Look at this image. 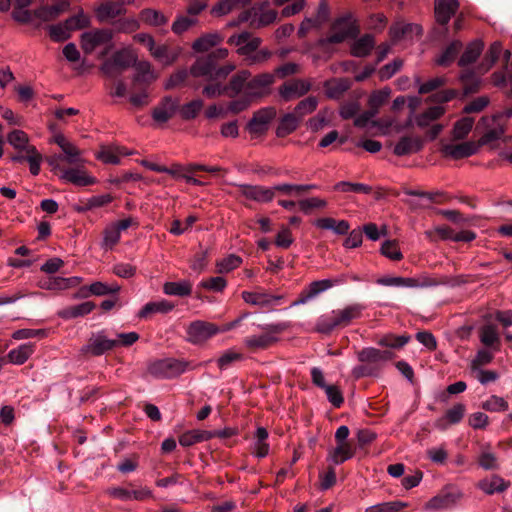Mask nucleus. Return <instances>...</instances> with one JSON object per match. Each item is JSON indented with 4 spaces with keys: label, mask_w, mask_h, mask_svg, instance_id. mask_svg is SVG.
<instances>
[{
    "label": "nucleus",
    "mask_w": 512,
    "mask_h": 512,
    "mask_svg": "<svg viewBox=\"0 0 512 512\" xmlns=\"http://www.w3.org/2000/svg\"><path fill=\"white\" fill-rule=\"evenodd\" d=\"M423 147L420 137L404 136L395 144L393 152L397 156H405L419 152Z\"/></svg>",
    "instance_id": "nucleus-28"
},
{
    "label": "nucleus",
    "mask_w": 512,
    "mask_h": 512,
    "mask_svg": "<svg viewBox=\"0 0 512 512\" xmlns=\"http://www.w3.org/2000/svg\"><path fill=\"white\" fill-rule=\"evenodd\" d=\"M242 264V258L235 254H230L227 257L217 261L216 268L220 274L229 273Z\"/></svg>",
    "instance_id": "nucleus-58"
},
{
    "label": "nucleus",
    "mask_w": 512,
    "mask_h": 512,
    "mask_svg": "<svg viewBox=\"0 0 512 512\" xmlns=\"http://www.w3.org/2000/svg\"><path fill=\"white\" fill-rule=\"evenodd\" d=\"M198 20L190 16L179 15L172 23L171 30L176 35H181L196 25Z\"/></svg>",
    "instance_id": "nucleus-62"
},
{
    "label": "nucleus",
    "mask_w": 512,
    "mask_h": 512,
    "mask_svg": "<svg viewBox=\"0 0 512 512\" xmlns=\"http://www.w3.org/2000/svg\"><path fill=\"white\" fill-rule=\"evenodd\" d=\"M95 309V304L90 301L67 307L60 312V316L65 319L82 317L90 314Z\"/></svg>",
    "instance_id": "nucleus-46"
},
{
    "label": "nucleus",
    "mask_w": 512,
    "mask_h": 512,
    "mask_svg": "<svg viewBox=\"0 0 512 512\" xmlns=\"http://www.w3.org/2000/svg\"><path fill=\"white\" fill-rule=\"evenodd\" d=\"M460 80L464 85V95H468L477 91L479 86V78L472 70H463L460 74Z\"/></svg>",
    "instance_id": "nucleus-63"
},
{
    "label": "nucleus",
    "mask_w": 512,
    "mask_h": 512,
    "mask_svg": "<svg viewBox=\"0 0 512 512\" xmlns=\"http://www.w3.org/2000/svg\"><path fill=\"white\" fill-rule=\"evenodd\" d=\"M415 83L418 86L419 94H427L438 88L444 86L447 83V79L443 76H438L421 83L420 77H415Z\"/></svg>",
    "instance_id": "nucleus-55"
},
{
    "label": "nucleus",
    "mask_w": 512,
    "mask_h": 512,
    "mask_svg": "<svg viewBox=\"0 0 512 512\" xmlns=\"http://www.w3.org/2000/svg\"><path fill=\"white\" fill-rule=\"evenodd\" d=\"M139 17L142 22L153 27L165 26L169 21V18L161 11L152 8L143 9Z\"/></svg>",
    "instance_id": "nucleus-41"
},
{
    "label": "nucleus",
    "mask_w": 512,
    "mask_h": 512,
    "mask_svg": "<svg viewBox=\"0 0 512 512\" xmlns=\"http://www.w3.org/2000/svg\"><path fill=\"white\" fill-rule=\"evenodd\" d=\"M478 150L479 144L475 141H466L457 144L448 143L442 147L443 155L454 160L470 157L476 154Z\"/></svg>",
    "instance_id": "nucleus-17"
},
{
    "label": "nucleus",
    "mask_w": 512,
    "mask_h": 512,
    "mask_svg": "<svg viewBox=\"0 0 512 512\" xmlns=\"http://www.w3.org/2000/svg\"><path fill=\"white\" fill-rule=\"evenodd\" d=\"M250 77L251 73L248 70H241L233 75L228 85H225L226 95L229 97H235L241 92L245 93L246 84Z\"/></svg>",
    "instance_id": "nucleus-31"
},
{
    "label": "nucleus",
    "mask_w": 512,
    "mask_h": 512,
    "mask_svg": "<svg viewBox=\"0 0 512 512\" xmlns=\"http://www.w3.org/2000/svg\"><path fill=\"white\" fill-rule=\"evenodd\" d=\"M136 61L135 51L131 47H125L117 50L111 58L105 60L100 66V71L108 78H115L123 70L133 66Z\"/></svg>",
    "instance_id": "nucleus-6"
},
{
    "label": "nucleus",
    "mask_w": 512,
    "mask_h": 512,
    "mask_svg": "<svg viewBox=\"0 0 512 512\" xmlns=\"http://www.w3.org/2000/svg\"><path fill=\"white\" fill-rule=\"evenodd\" d=\"M355 454V449L350 443H337V445L330 449L327 456V461L334 465H340L345 461L351 459Z\"/></svg>",
    "instance_id": "nucleus-30"
},
{
    "label": "nucleus",
    "mask_w": 512,
    "mask_h": 512,
    "mask_svg": "<svg viewBox=\"0 0 512 512\" xmlns=\"http://www.w3.org/2000/svg\"><path fill=\"white\" fill-rule=\"evenodd\" d=\"M124 12L125 9L121 4L112 1L104 2L95 9V14L99 22L108 21Z\"/></svg>",
    "instance_id": "nucleus-34"
},
{
    "label": "nucleus",
    "mask_w": 512,
    "mask_h": 512,
    "mask_svg": "<svg viewBox=\"0 0 512 512\" xmlns=\"http://www.w3.org/2000/svg\"><path fill=\"white\" fill-rule=\"evenodd\" d=\"M113 39L111 29H94L82 33L80 37L81 48L86 54H91L97 47L110 44Z\"/></svg>",
    "instance_id": "nucleus-10"
},
{
    "label": "nucleus",
    "mask_w": 512,
    "mask_h": 512,
    "mask_svg": "<svg viewBox=\"0 0 512 512\" xmlns=\"http://www.w3.org/2000/svg\"><path fill=\"white\" fill-rule=\"evenodd\" d=\"M121 233L113 224L108 225L103 232L101 247L104 250H111L120 240Z\"/></svg>",
    "instance_id": "nucleus-60"
},
{
    "label": "nucleus",
    "mask_w": 512,
    "mask_h": 512,
    "mask_svg": "<svg viewBox=\"0 0 512 512\" xmlns=\"http://www.w3.org/2000/svg\"><path fill=\"white\" fill-rule=\"evenodd\" d=\"M462 49V43L458 40L453 41L450 43L446 49L442 52V54L436 59V63L440 66H448L457 54Z\"/></svg>",
    "instance_id": "nucleus-53"
},
{
    "label": "nucleus",
    "mask_w": 512,
    "mask_h": 512,
    "mask_svg": "<svg viewBox=\"0 0 512 512\" xmlns=\"http://www.w3.org/2000/svg\"><path fill=\"white\" fill-rule=\"evenodd\" d=\"M64 11V4L43 6L34 11V16L42 21L55 19Z\"/></svg>",
    "instance_id": "nucleus-61"
},
{
    "label": "nucleus",
    "mask_w": 512,
    "mask_h": 512,
    "mask_svg": "<svg viewBox=\"0 0 512 512\" xmlns=\"http://www.w3.org/2000/svg\"><path fill=\"white\" fill-rule=\"evenodd\" d=\"M62 159L70 165L85 164L86 160L83 158V152L72 142H68L62 149Z\"/></svg>",
    "instance_id": "nucleus-49"
},
{
    "label": "nucleus",
    "mask_w": 512,
    "mask_h": 512,
    "mask_svg": "<svg viewBox=\"0 0 512 512\" xmlns=\"http://www.w3.org/2000/svg\"><path fill=\"white\" fill-rule=\"evenodd\" d=\"M268 431L264 427H258L254 434L252 453L258 458H264L269 454V444L267 443Z\"/></svg>",
    "instance_id": "nucleus-36"
},
{
    "label": "nucleus",
    "mask_w": 512,
    "mask_h": 512,
    "mask_svg": "<svg viewBox=\"0 0 512 512\" xmlns=\"http://www.w3.org/2000/svg\"><path fill=\"white\" fill-rule=\"evenodd\" d=\"M459 8L457 0H435V18L438 24L446 26Z\"/></svg>",
    "instance_id": "nucleus-24"
},
{
    "label": "nucleus",
    "mask_w": 512,
    "mask_h": 512,
    "mask_svg": "<svg viewBox=\"0 0 512 512\" xmlns=\"http://www.w3.org/2000/svg\"><path fill=\"white\" fill-rule=\"evenodd\" d=\"M300 121L299 116H297L293 111L285 114L279 122L276 129V135L278 137H285L291 134L297 129Z\"/></svg>",
    "instance_id": "nucleus-43"
},
{
    "label": "nucleus",
    "mask_w": 512,
    "mask_h": 512,
    "mask_svg": "<svg viewBox=\"0 0 512 512\" xmlns=\"http://www.w3.org/2000/svg\"><path fill=\"white\" fill-rule=\"evenodd\" d=\"M228 43L236 45L238 47L237 53L247 58L252 53L257 51L262 43V39L259 37H254L251 33L245 31L238 35H232L228 39Z\"/></svg>",
    "instance_id": "nucleus-15"
},
{
    "label": "nucleus",
    "mask_w": 512,
    "mask_h": 512,
    "mask_svg": "<svg viewBox=\"0 0 512 512\" xmlns=\"http://www.w3.org/2000/svg\"><path fill=\"white\" fill-rule=\"evenodd\" d=\"M454 504V498L451 494L437 495L431 498L426 504L428 511H439L450 508Z\"/></svg>",
    "instance_id": "nucleus-54"
},
{
    "label": "nucleus",
    "mask_w": 512,
    "mask_h": 512,
    "mask_svg": "<svg viewBox=\"0 0 512 512\" xmlns=\"http://www.w3.org/2000/svg\"><path fill=\"white\" fill-rule=\"evenodd\" d=\"M465 412V405L462 403H457L452 408L448 409L444 416L436 419L434 422V427L438 430L444 431L450 425L460 423L465 415Z\"/></svg>",
    "instance_id": "nucleus-22"
},
{
    "label": "nucleus",
    "mask_w": 512,
    "mask_h": 512,
    "mask_svg": "<svg viewBox=\"0 0 512 512\" xmlns=\"http://www.w3.org/2000/svg\"><path fill=\"white\" fill-rule=\"evenodd\" d=\"M346 282V276L340 275L335 279H322L311 282L305 287L299 294L297 300H295L291 306H299L308 303L309 301L316 298L321 293L327 291L333 286L340 285Z\"/></svg>",
    "instance_id": "nucleus-8"
},
{
    "label": "nucleus",
    "mask_w": 512,
    "mask_h": 512,
    "mask_svg": "<svg viewBox=\"0 0 512 512\" xmlns=\"http://www.w3.org/2000/svg\"><path fill=\"white\" fill-rule=\"evenodd\" d=\"M83 281L82 277H60L52 276L39 282V287L45 290L60 291L77 287Z\"/></svg>",
    "instance_id": "nucleus-20"
},
{
    "label": "nucleus",
    "mask_w": 512,
    "mask_h": 512,
    "mask_svg": "<svg viewBox=\"0 0 512 512\" xmlns=\"http://www.w3.org/2000/svg\"><path fill=\"white\" fill-rule=\"evenodd\" d=\"M241 297L245 303L262 309H272L279 306L285 299L284 295L273 294L261 287H257L252 291H243Z\"/></svg>",
    "instance_id": "nucleus-7"
},
{
    "label": "nucleus",
    "mask_w": 512,
    "mask_h": 512,
    "mask_svg": "<svg viewBox=\"0 0 512 512\" xmlns=\"http://www.w3.org/2000/svg\"><path fill=\"white\" fill-rule=\"evenodd\" d=\"M446 112L444 106H431L415 117V123L420 128L428 127L432 122L440 119Z\"/></svg>",
    "instance_id": "nucleus-35"
},
{
    "label": "nucleus",
    "mask_w": 512,
    "mask_h": 512,
    "mask_svg": "<svg viewBox=\"0 0 512 512\" xmlns=\"http://www.w3.org/2000/svg\"><path fill=\"white\" fill-rule=\"evenodd\" d=\"M274 81L275 75L272 73H262L252 79L249 78L246 84L245 96L258 98L267 95Z\"/></svg>",
    "instance_id": "nucleus-11"
},
{
    "label": "nucleus",
    "mask_w": 512,
    "mask_h": 512,
    "mask_svg": "<svg viewBox=\"0 0 512 512\" xmlns=\"http://www.w3.org/2000/svg\"><path fill=\"white\" fill-rule=\"evenodd\" d=\"M422 28L413 23H396L390 28V36L394 41H398L408 35H421Z\"/></svg>",
    "instance_id": "nucleus-39"
},
{
    "label": "nucleus",
    "mask_w": 512,
    "mask_h": 512,
    "mask_svg": "<svg viewBox=\"0 0 512 512\" xmlns=\"http://www.w3.org/2000/svg\"><path fill=\"white\" fill-rule=\"evenodd\" d=\"M7 142L14 148L28 153L29 148L34 147L29 145V137L22 130H13L7 135Z\"/></svg>",
    "instance_id": "nucleus-50"
},
{
    "label": "nucleus",
    "mask_w": 512,
    "mask_h": 512,
    "mask_svg": "<svg viewBox=\"0 0 512 512\" xmlns=\"http://www.w3.org/2000/svg\"><path fill=\"white\" fill-rule=\"evenodd\" d=\"M199 365L193 361L176 358H164L153 361L148 366V372L160 379H171L194 370Z\"/></svg>",
    "instance_id": "nucleus-3"
},
{
    "label": "nucleus",
    "mask_w": 512,
    "mask_h": 512,
    "mask_svg": "<svg viewBox=\"0 0 512 512\" xmlns=\"http://www.w3.org/2000/svg\"><path fill=\"white\" fill-rule=\"evenodd\" d=\"M358 34V28L351 14H345L331 25L330 34L317 41V46L324 48L329 44H339L348 38H354Z\"/></svg>",
    "instance_id": "nucleus-4"
},
{
    "label": "nucleus",
    "mask_w": 512,
    "mask_h": 512,
    "mask_svg": "<svg viewBox=\"0 0 512 512\" xmlns=\"http://www.w3.org/2000/svg\"><path fill=\"white\" fill-rule=\"evenodd\" d=\"M366 309L367 306L360 302H353L342 308L334 309L317 319L316 330L323 334H329L337 328L348 327L353 321L361 319Z\"/></svg>",
    "instance_id": "nucleus-2"
},
{
    "label": "nucleus",
    "mask_w": 512,
    "mask_h": 512,
    "mask_svg": "<svg viewBox=\"0 0 512 512\" xmlns=\"http://www.w3.org/2000/svg\"><path fill=\"white\" fill-rule=\"evenodd\" d=\"M217 334L218 325L203 320L192 321L186 327V340L193 345H202Z\"/></svg>",
    "instance_id": "nucleus-9"
},
{
    "label": "nucleus",
    "mask_w": 512,
    "mask_h": 512,
    "mask_svg": "<svg viewBox=\"0 0 512 512\" xmlns=\"http://www.w3.org/2000/svg\"><path fill=\"white\" fill-rule=\"evenodd\" d=\"M222 40V36L217 32L204 34L193 42L192 49L199 53L206 52L220 44Z\"/></svg>",
    "instance_id": "nucleus-40"
},
{
    "label": "nucleus",
    "mask_w": 512,
    "mask_h": 512,
    "mask_svg": "<svg viewBox=\"0 0 512 512\" xmlns=\"http://www.w3.org/2000/svg\"><path fill=\"white\" fill-rule=\"evenodd\" d=\"M313 225L321 230H330L336 235H346L350 230V224L346 220H336L332 217L316 219Z\"/></svg>",
    "instance_id": "nucleus-27"
},
{
    "label": "nucleus",
    "mask_w": 512,
    "mask_h": 512,
    "mask_svg": "<svg viewBox=\"0 0 512 512\" xmlns=\"http://www.w3.org/2000/svg\"><path fill=\"white\" fill-rule=\"evenodd\" d=\"M204 103L200 99L192 100L179 109L180 116L183 120L194 119L202 110Z\"/></svg>",
    "instance_id": "nucleus-56"
},
{
    "label": "nucleus",
    "mask_w": 512,
    "mask_h": 512,
    "mask_svg": "<svg viewBox=\"0 0 512 512\" xmlns=\"http://www.w3.org/2000/svg\"><path fill=\"white\" fill-rule=\"evenodd\" d=\"M151 55L161 62L165 66H169L173 64L177 58L179 53L176 51H171L167 45H154L152 50L150 51Z\"/></svg>",
    "instance_id": "nucleus-47"
},
{
    "label": "nucleus",
    "mask_w": 512,
    "mask_h": 512,
    "mask_svg": "<svg viewBox=\"0 0 512 512\" xmlns=\"http://www.w3.org/2000/svg\"><path fill=\"white\" fill-rule=\"evenodd\" d=\"M318 105V99L315 96H309L303 100H301L293 112L299 116V119L302 120L304 116L311 114L314 112Z\"/></svg>",
    "instance_id": "nucleus-59"
},
{
    "label": "nucleus",
    "mask_w": 512,
    "mask_h": 512,
    "mask_svg": "<svg viewBox=\"0 0 512 512\" xmlns=\"http://www.w3.org/2000/svg\"><path fill=\"white\" fill-rule=\"evenodd\" d=\"M394 353L389 350H380L374 347H366L357 353V358L362 363L373 364L379 367V373L387 362L394 358Z\"/></svg>",
    "instance_id": "nucleus-13"
},
{
    "label": "nucleus",
    "mask_w": 512,
    "mask_h": 512,
    "mask_svg": "<svg viewBox=\"0 0 512 512\" xmlns=\"http://www.w3.org/2000/svg\"><path fill=\"white\" fill-rule=\"evenodd\" d=\"M406 506V503L400 501L383 502L367 507L365 512H397Z\"/></svg>",
    "instance_id": "nucleus-64"
},
{
    "label": "nucleus",
    "mask_w": 512,
    "mask_h": 512,
    "mask_svg": "<svg viewBox=\"0 0 512 512\" xmlns=\"http://www.w3.org/2000/svg\"><path fill=\"white\" fill-rule=\"evenodd\" d=\"M484 48V43L481 40H474L469 43L461 55L458 65L461 67H466L472 63H474L480 54L482 53Z\"/></svg>",
    "instance_id": "nucleus-37"
},
{
    "label": "nucleus",
    "mask_w": 512,
    "mask_h": 512,
    "mask_svg": "<svg viewBox=\"0 0 512 512\" xmlns=\"http://www.w3.org/2000/svg\"><path fill=\"white\" fill-rule=\"evenodd\" d=\"M478 487L486 494L492 495L500 493L507 489V484L500 476L494 475L489 479H484L479 482Z\"/></svg>",
    "instance_id": "nucleus-48"
},
{
    "label": "nucleus",
    "mask_w": 512,
    "mask_h": 512,
    "mask_svg": "<svg viewBox=\"0 0 512 512\" xmlns=\"http://www.w3.org/2000/svg\"><path fill=\"white\" fill-rule=\"evenodd\" d=\"M236 186L240 189L242 196L259 203L271 202L275 197L273 186L265 187L262 185L249 184H237Z\"/></svg>",
    "instance_id": "nucleus-18"
},
{
    "label": "nucleus",
    "mask_w": 512,
    "mask_h": 512,
    "mask_svg": "<svg viewBox=\"0 0 512 512\" xmlns=\"http://www.w3.org/2000/svg\"><path fill=\"white\" fill-rule=\"evenodd\" d=\"M479 339L484 346L490 347L495 351L499 350L500 334L495 324L488 323L483 325L479 329Z\"/></svg>",
    "instance_id": "nucleus-29"
},
{
    "label": "nucleus",
    "mask_w": 512,
    "mask_h": 512,
    "mask_svg": "<svg viewBox=\"0 0 512 512\" xmlns=\"http://www.w3.org/2000/svg\"><path fill=\"white\" fill-rule=\"evenodd\" d=\"M228 56L226 48H218L207 56L199 57L190 67V74L193 77H202L207 81L216 82L224 80L235 70V65L226 63L219 66L217 61Z\"/></svg>",
    "instance_id": "nucleus-1"
},
{
    "label": "nucleus",
    "mask_w": 512,
    "mask_h": 512,
    "mask_svg": "<svg viewBox=\"0 0 512 512\" xmlns=\"http://www.w3.org/2000/svg\"><path fill=\"white\" fill-rule=\"evenodd\" d=\"M60 180L71 183L75 186L86 187L96 183V179L89 175L84 164L75 165V167L62 169L59 175Z\"/></svg>",
    "instance_id": "nucleus-12"
},
{
    "label": "nucleus",
    "mask_w": 512,
    "mask_h": 512,
    "mask_svg": "<svg viewBox=\"0 0 512 512\" xmlns=\"http://www.w3.org/2000/svg\"><path fill=\"white\" fill-rule=\"evenodd\" d=\"M276 110L273 107H265L256 111L247 124V128L252 134H262L267 128L268 124L275 118Z\"/></svg>",
    "instance_id": "nucleus-19"
},
{
    "label": "nucleus",
    "mask_w": 512,
    "mask_h": 512,
    "mask_svg": "<svg viewBox=\"0 0 512 512\" xmlns=\"http://www.w3.org/2000/svg\"><path fill=\"white\" fill-rule=\"evenodd\" d=\"M261 10L257 20H253L252 28H261L272 24L277 18V12L272 9H268V2L259 4Z\"/></svg>",
    "instance_id": "nucleus-52"
},
{
    "label": "nucleus",
    "mask_w": 512,
    "mask_h": 512,
    "mask_svg": "<svg viewBox=\"0 0 512 512\" xmlns=\"http://www.w3.org/2000/svg\"><path fill=\"white\" fill-rule=\"evenodd\" d=\"M481 122L486 126H490V124H492V127L489 128L477 142V144H479V148L483 145L499 140L504 134L503 126L497 122L495 117H483Z\"/></svg>",
    "instance_id": "nucleus-25"
},
{
    "label": "nucleus",
    "mask_w": 512,
    "mask_h": 512,
    "mask_svg": "<svg viewBox=\"0 0 512 512\" xmlns=\"http://www.w3.org/2000/svg\"><path fill=\"white\" fill-rule=\"evenodd\" d=\"M251 325L262 330L261 334L251 335L244 338V345L252 350H263L274 345L279 341L278 334H280L285 329V325L282 323H271L264 325L252 323Z\"/></svg>",
    "instance_id": "nucleus-5"
},
{
    "label": "nucleus",
    "mask_w": 512,
    "mask_h": 512,
    "mask_svg": "<svg viewBox=\"0 0 512 512\" xmlns=\"http://www.w3.org/2000/svg\"><path fill=\"white\" fill-rule=\"evenodd\" d=\"M33 351L34 349L32 344H22L19 347L10 350L7 354V359L12 364L22 365L29 359Z\"/></svg>",
    "instance_id": "nucleus-45"
},
{
    "label": "nucleus",
    "mask_w": 512,
    "mask_h": 512,
    "mask_svg": "<svg viewBox=\"0 0 512 512\" xmlns=\"http://www.w3.org/2000/svg\"><path fill=\"white\" fill-rule=\"evenodd\" d=\"M133 66L135 68L133 80L136 83L150 84L158 77V75L153 70L151 63L148 61H136Z\"/></svg>",
    "instance_id": "nucleus-33"
},
{
    "label": "nucleus",
    "mask_w": 512,
    "mask_h": 512,
    "mask_svg": "<svg viewBox=\"0 0 512 512\" xmlns=\"http://www.w3.org/2000/svg\"><path fill=\"white\" fill-rule=\"evenodd\" d=\"M374 45V37L370 34H365L353 43L351 54L355 57H365L370 54Z\"/></svg>",
    "instance_id": "nucleus-44"
},
{
    "label": "nucleus",
    "mask_w": 512,
    "mask_h": 512,
    "mask_svg": "<svg viewBox=\"0 0 512 512\" xmlns=\"http://www.w3.org/2000/svg\"><path fill=\"white\" fill-rule=\"evenodd\" d=\"M311 87L312 84L309 80L293 79L279 87V95L284 101H290L306 95Z\"/></svg>",
    "instance_id": "nucleus-14"
},
{
    "label": "nucleus",
    "mask_w": 512,
    "mask_h": 512,
    "mask_svg": "<svg viewBox=\"0 0 512 512\" xmlns=\"http://www.w3.org/2000/svg\"><path fill=\"white\" fill-rule=\"evenodd\" d=\"M50 38L55 42H63L70 38L71 29L67 22L49 25L47 27Z\"/></svg>",
    "instance_id": "nucleus-57"
},
{
    "label": "nucleus",
    "mask_w": 512,
    "mask_h": 512,
    "mask_svg": "<svg viewBox=\"0 0 512 512\" xmlns=\"http://www.w3.org/2000/svg\"><path fill=\"white\" fill-rule=\"evenodd\" d=\"M178 109V100L171 96L164 97L153 109L152 118L155 122L163 124L173 117Z\"/></svg>",
    "instance_id": "nucleus-21"
},
{
    "label": "nucleus",
    "mask_w": 512,
    "mask_h": 512,
    "mask_svg": "<svg viewBox=\"0 0 512 512\" xmlns=\"http://www.w3.org/2000/svg\"><path fill=\"white\" fill-rule=\"evenodd\" d=\"M211 439L208 430L193 429L184 432L179 437V444L183 447H190L196 443L204 442Z\"/></svg>",
    "instance_id": "nucleus-42"
},
{
    "label": "nucleus",
    "mask_w": 512,
    "mask_h": 512,
    "mask_svg": "<svg viewBox=\"0 0 512 512\" xmlns=\"http://www.w3.org/2000/svg\"><path fill=\"white\" fill-rule=\"evenodd\" d=\"M175 308V304L166 299L150 301L138 312V317L146 319L152 314H167Z\"/></svg>",
    "instance_id": "nucleus-26"
},
{
    "label": "nucleus",
    "mask_w": 512,
    "mask_h": 512,
    "mask_svg": "<svg viewBox=\"0 0 512 512\" xmlns=\"http://www.w3.org/2000/svg\"><path fill=\"white\" fill-rule=\"evenodd\" d=\"M474 125V118L472 117H463L455 122L452 129V138L454 140H463L465 139L472 127Z\"/></svg>",
    "instance_id": "nucleus-51"
},
{
    "label": "nucleus",
    "mask_w": 512,
    "mask_h": 512,
    "mask_svg": "<svg viewBox=\"0 0 512 512\" xmlns=\"http://www.w3.org/2000/svg\"><path fill=\"white\" fill-rule=\"evenodd\" d=\"M440 284V281L423 273L416 277H401L400 288H428Z\"/></svg>",
    "instance_id": "nucleus-32"
},
{
    "label": "nucleus",
    "mask_w": 512,
    "mask_h": 512,
    "mask_svg": "<svg viewBox=\"0 0 512 512\" xmlns=\"http://www.w3.org/2000/svg\"><path fill=\"white\" fill-rule=\"evenodd\" d=\"M116 347V342L106 336L104 330L93 334L89 343L82 348V352L93 356H100Z\"/></svg>",
    "instance_id": "nucleus-16"
},
{
    "label": "nucleus",
    "mask_w": 512,
    "mask_h": 512,
    "mask_svg": "<svg viewBox=\"0 0 512 512\" xmlns=\"http://www.w3.org/2000/svg\"><path fill=\"white\" fill-rule=\"evenodd\" d=\"M120 289L121 288L118 284H106L101 281H96L91 283L89 286L81 287L79 292L75 295V298H85L89 295L105 296L110 294H118Z\"/></svg>",
    "instance_id": "nucleus-23"
},
{
    "label": "nucleus",
    "mask_w": 512,
    "mask_h": 512,
    "mask_svg": "<svg viewBox=\"0 0 512 512\" xmlns=\"http://www.w3.org/2000/svg\"><path fill=\"white\" fill-rule=\"evenodd\" d=\"M163 292L170 296L186 297L192 293V284L188 280L165 282Z\"/></svg>",
    "instance_id": "nucleus-38"
}]
</instances>
